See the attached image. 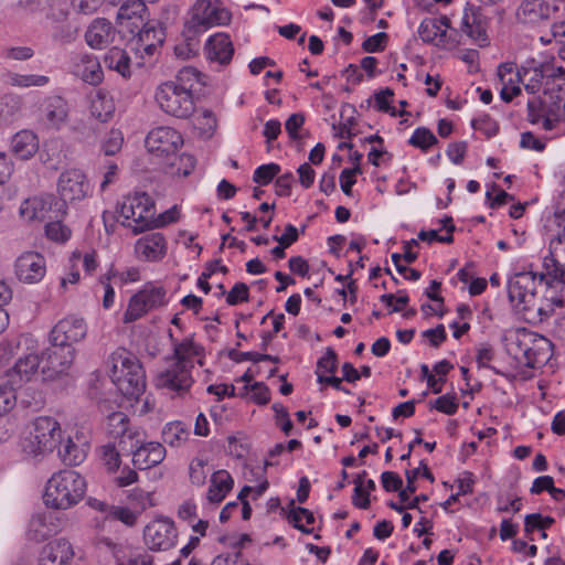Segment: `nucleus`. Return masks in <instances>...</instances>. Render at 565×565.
I'll use <instances>...</instances> for the list:
<instances>
[{
  "instance_id": "nucleus-33",
  "label": "nucleus",
  "mask_w": 565,
  "mask_h": 565,
  "mask_svg": "<svg viewBox=\"0 0 565 565\" xmlns=\"http://www.w3.org/2000/svg\"><path fill=\"white\" fill-rule=\"evenodd\" d=\"M73 70L76 76L90 85H98L104 77L99 60L93 54H77L74 58Z\"/></svg>"
},
{
  "instance_id": "nucleus-11",
  "label": "nucleus",
  "mask_w": 565,
  "mask_h": 565,
  "mask_svg": "<svg viewBox=\"0 0 565 565\" xmlns=\"http://www.w3.org/2000/svg\"><path fill=\"white\" fill-rule=\"evenodd\" d=\"M128 45L141 58L152 56L166 39V32L161 23L156 20H146L141 26L134 29L129 34Z\"/></svg>"
},
{
  "instance_id": "nucleus-29",
  "label": "nucleus",
  "mask_w": 565,
  "mask_h": 565,
  "mask_svg": "<svg viewBox=\"0 0 565 565\" xmlns=\"http://www.w3.org/2000/svg\"><path fill=\"white\" fill-rule=\"evenodd\" d=\"M90 445L84 433L68 436L58 449L62 461L68 466L81 465L87 457Z\"/></svg>"
},
{
  "instance_id": "nucleus-9",
  "label": "nucleus",
  "mask_w": 565,
  "mask_h": 565,
  "mask_svg": "<svg viewBox=\"0 0 565 565\" xmlns=\"http://www.w3.org/2000/svg\"><path fill=\"white\" fill-rule=\"evenodd\" d=\"M156 102L160 109L175 118L186 119L195 110L193 94L179 89L172 82H164L156 90Z\"/></svg>"
},
{
  "instance_id": "nucleus-26",
  "label": "nucleus",
  "mask_w": 565,
  "mask_h": 565,
  "mask_svg": "<svg viewBox=\"0 0 565 565\" xmlns=\"http://www.w3.org/2000/svg\"><path fill=\"white\" fill-rule=\"evenodd\" d=\"M106 435L118 443V447L127 450L128 444L134 446V439L139 436L138 431H132L129 427V417L122 412H114L107 416L105 424Z\"/></svg>"
},
{
  "instance_id": "nucleus-58",
  "label": "nucleus",
  "mask_w": 565,
  "mask_h": 565,
  "mask_svg": "<svg viewBox=\"0 0 565 565\" xmlns=\"http://www.w3.org/2000/svg\"><path fill=\"white\" fill-rule=\"evenodd\" d=\"M429 406L443 414L455 415L458 411V401L455 394H445L429 402Z\"/></svg>"
},
{
  "instance_id": "nucleus-15",
  "label": "nucleus",
  "mask_w": 565,
  "mask_h": 565,
  "mask_svg": "<svg viewBox=\"0 0 565 565\" xmlns=\"http://www.w3.org/2000/svg\"><path fill=\"white\" fill-rule=\"evenodd\" d=\"M177 529L172 520L158 518L146 525L143 530L145 544L151 551H167L177 543Z\"/></svg>"
},
{
  "instance_id": "nucleus-39",
  "label": "nucleus",
  "mask_w": 565,
  "mask_h": 565,
  "mask_svg": "<svg viewBox=\"0 0 565 565\" xmlns=\"http://www.w3.org/2000/svg\"><path fill=\"white\" fill-rule=\"evenodd\" d=\"M558 258L562 256L555 255L551 249L550 255L543 258V271L537 274L539 286H543L546 278L565 285V266L559 263Z\"/></svg>"
},
{
  "instance_id": "nucleus-49",
  "label": "nucleus",
  "mask_w": 565,
  "mask_h": 565,
  "mask_svg": "<svg viewBox=\"0 0 565 565\" xmlns=\"http://www.w3.org/2000/svg\"><path fill=\"white\" fill-rule=\"evenodd\" d=\"M408 143L423 152H427L430 147L438 143V139L430 129L417 127L408 139Z\"/></svg>"
},
{
  "instance_id": "nucleus-55",
  "label": "nucleus",
  "mask_w": 565,
  "mask_h": 565,
  "mask_svg": "<svg viewBox=\"0 0 565 565\" xmlns=\"http://www.w3.org/2000/svg\"><path fill=\"white\" fill-rule=\"evenodd\" d=\"M366 471H362L354 479V490L352 495V503L359 509H367L370 507V498L367 491L364 490V478Z\"/></svg>"
},
{
  "instance_id": "nucleus-56",
  "label": "nucleus",
  "mask_w": 565,
  "mask_h": 565,
  "mask_svg": "<svg viewBox=\"0 0 565 565\" xmlns=\"http://www.w3.org/2000/svg\"><path fill=\"white\" fill-rule=\"evenodd\" d=\"M207 462L201 458H194L189 466V477L192 484L201 487L205 483L207 477Z\"/></svg>"
},
{
  "instance_id": "nucleus-64",
  "label": "nucleus",
  "mask_w": 565,
  "mask_h": 565,
  "mask_svg": "<svg viewBox=\"0 0 565 565\" xmlns=\"http://www.w3.org/2000/svg\"><path fill=\"white\" fill-rule=\"evenodd\" d=\"M554 17H552L551 35L553 39L561 41L565 38V3H561Z\"/></svg>"
},
{
  "instance_id": "nucleus-53",
  "label": "nucleus",
  "mask_w": 565,
  "mask_h": 565,
  "mask_svg": "<svg viewBox=\"0 0 565 565\" xmlns=\"http://www.w3.org/2000/svg\"><path fill=\"white\" fill-rule=\"evenodd\" d=\"M278 163H267L257 167L253 173V181L260 185L269 184L280 172Z\"/></svg>"
},
{
  "instance_id": "nucleus-35",
  "label": "nucleus",
  "mask_w": 565,
  "mask_h": 565,
  "mask_svg": "<svg viewBox=\"0 0 565 565\" xmlns=\"http://www.w3.org/2000/svg\"><path fill=\"white\" fill-rule=\"evenodd\" d=\"M554 75L555 68L553 65L541 64L537 67L516 71L515 77L524 84V87L529 93L535 94L541 89L543 82L545 79L548 81Z\"/></svg>"
},
{
  "instance_id": "nucleus-22",
  "label": "nucleus",
  "mask_w": 565,
  "mask_h": 565,
  "mask_svg": "<svg viewBox=\"0 0 565 565\" xmlns=\"http://www.w3.org/2000/svg\"><path fill=\"white\" fill-rule=\"evenodd\" d=\"M14 271L18 279L24 284H36L46 274V262L38 252H25L21 254L14 264Z\"/></svg>"
},
{
  "instance_id": "nucleus-38",
  "label": "nucleus",
  "mask_w": 565,
  "mask_h": 565,
  "mask_svg": "<svg viewBox=\"0 0 565 565\" xmlns=\"http://www.w3.org/2000/svg\"><path fill=\"white\" fill-rule=\"evenodd\" d=\"M113 25L106 19H96L85 33L86 43L93 49H103L111 39Z\"/></svg>"
},
{
  "instance_id": "nucleus-20",
  "label": "nucleus",
  "mask_w": 565,
  "mask_h": 565,
  "mask_svg": "<svg viewBox=\"0 0 565 565\" xmlns=\"http://www.w3.org/2000/svg\"><path fill=\"white\" fill-rule=\"evenodd\" d=\"M154 383L159 388L182 395L186 393L194 383L192 369L172 362L164 371H161L156 376Z\"/></svg>"
},
{
  "instance_id": "nucleus-60",
  "label": "nucleus",
  "mask_w": 565,
  "mask_h": 565,
  "mask_svg": "<svg viewBox=\"0 0 565 565\" xmlns=\"http://www.w3.org/2000/svg\"><path fill=\"white\" fill-rule=\"evenodd\" d=\"M394 93L391 88L381 89L374 94L375 99V108L379 111L388 113L391 116H402L403 113H397L393 107H391V98Z\"/></svg>"
},
{
  "instance_id": "nucleus-8",
  "label": "nucleus",
  "mask_w": 565,
  "mask_h": 565,
  "mask_svg": "<svg viewBox=\"0 0 565 565\" xmlns=\"http://www.w3.org/2000/svg\"><path fill=\"white\" fill-rule=\"evenodd\" d=\"M168 302L169 299L164 287L154 282H147L129 299L122 320L125 323L135 322L149 311L167 306Z\"/></svg>"
},
{
  "instance_id": "nucleus-12",
  "label": "nucleus",
  "mask_w": 565,
  "mask_h": 565,
  "mask_svg": "<svg viewBox=\"0 0 565 565\" xmlns=\"http://www.w3.org/2000/svg\"><path fill=\"white\" fill-rule=\"evenodd\" d=\"M40 358L42 379L53 381L70 370L75 358V349L72 345L51 343Z\"/></svg>"
},
{
  "instance_id": "nucleus-46",
  "label": "nucleus",
  "mask_w": 565,
  "mask_h": 565,
  "mask_svg": "<svg viewBox=\"0 0 565 565\" xmlns=\"http://www.w3.org/2000/svg\"><path fill=\"white\" fill-rule=\"evenodd\" d=\"M418 34L424 42L435 44L444 42L446 38L437 25L436 18L424 19L419 24Z\"/></svg>"
},
{
  "instance_id": "nucleus-32",
  "label": "nucleus",
  "mask_w": 565,
  "mask_h": 565,
  "mask_svg": "<svg viewBox=\"0 0 565 565\" xmlns=\"http://www.w3.org/2000/svg\"><path fill=\"white\" fill-rule=\"evenodd\" d=\"M135 250L140 259L157 262L167 253V241L159 232L147 234L140 237L135 245Z\"/></svg>"
},
{
  "instance_id": "nucleus-1",
  "label": "nucleus",
  "mask_w": 565,
  "mask_h": 565,
  "mask_svg": "<svg viewBox=\"0 0 565 565\" xmlns=\"http://www.w3.org/2000/svg\"><path fill=\"white\" fill-rule=\"evenodd\" d=\"M537 273H516L508 281V296L516 310L542 322L552 316L553 302L552 296L537 297Z\"/></svg>"
},
{
  "instance_id": "nucleus-63",
  "label": "nucleus",
  "mask_w": 565,
  "mask_h": 565,
  "mask_svg": "<svg viewBox=\"0 0 565 565\" xmlns=\"http://www.w3.org/2000/svg\"><path fill=\"white\" fill-rule=\"evenodd\" d=\"M556 220L559 226L563 225V228L556 237L551 239L550 248L555 255L565 258V210L556 214Z\"/></svg>"
},
{
  "instance_id": "nucleus-23",
  "label": "nucleus",
  "mask_w": 565,
  "mask_h": 565,
  "mask_svg": "<svg viewBox=\"0 0 565 565\" xmlns=\"http://www.w3.org/2000/svg\"><path fill=\"white\" fill-rule=\"evenodd\" d=\"M68 104L61 96H50L40 108V122L49 130H60L68 119Z\"/></svg>"
},
{
  "instance_id": "nucleus-59",
  "label": "nucleus",
  "mask_w": 565,
  "mask_h": 565,
  "mask_svg": "<svg viewBox=\"0 0 565 565\" xmlns=\"http://www.w3.org/2000/svg\"><path fill=\"white\" fill-rule=\"evenodd\" d=\"M124 143V136L120 130L111 129L102 143V151L105 156H114L120 151Z\"/></svg>"
},
{
  "instance_id": "nucleus-47",
  "label": "nucleus",
  "mask_w": 565,
  "mask_h": 565,
  "mask_svg": "<svg viewBox=\"0 0 565 565\" xmlns=\"http://www.w3.org/2000/svg\"><path fill=\"white\" fill-rule=\"evenodd\" d=\"M45 236L55 243H66L72 236V230L62 222V218L50 220L45 225Z\"/></svg>"
},
{
  "instance_id": "nucleus-37",
  "label": "nucleus",
  "mask_w": 565,
  "mask_h": 565,
  "mask_svg": "<svg viewBox=\"0 0 565 565\" xmlns=\"http://www.w3.org/2000/svg\"><path fill=\"white\" fill-rule=\"evenodd\" d=\"M39 149V140L31 130H21L17 132L11 140V150L21 160H28L35 154Z\"/></svg>"
},
{
  "instance_id": "nucleus-24",
  "label": "nucleus",
  "mask_w": 565,
  "mask_h": 565,
  "mask_svg": "<svg viewBox=\"0 0 565 565\" xmlns=\"http://www.w3.org/2000/svg\"><path fill=\"white\" fill-rule=\"evenodd\" d=\"M148 20V10L146 3L141 0H127L117 12V25L119 32L127 36L134 29H138Z\"/></svg>"
},
{
  "instance_id": "nucleus-31",
  "label": "nucleus",
  "mask_w": 565,
  "mask_h": 565,
  "mask_svg": "<svg viewBox=\"0 0 565 565\" xmlns=\"http://www.w3.org/2000/svg\"><path fill=\"white\" fill-rule=\"evenodd\" d=\"M52 20L51 35L53 41L60 44L73 42L78 34V25L68 18L67 11L60 6L58 11L50 15Z\"/></svg>"
},
{
  "instance_id": "nucleus-28",
  "label": "nucleus",
  "mask_w": 565,
  "mask_h": 565,
  "mask_svg": "<svg viewBox=\"0 0 565 565\" xmlns=\"http://www.w3.org/2000/svg\"><path fill=\"white\" fill-rule=\"evenodd\" d=\"M74 555L73 546L67 540H53L43 546L39 565H71Z\"/></svg>"
},
{
  "instance_id": "nucleus-41",
  "label": "nucleus",
  "mask_w": 565,
  "mask_h": 565,
  "mask_svg": "<svg viewBox=\"0 0 565 565\" xmlns=\"http://www.w3.org/2000/svg\"><path fill=\"white\" fill-rule=\"evenodd\" d=\"M28 533L31 540L41 542L55 533V525L51 522L50 515L36 513L30 520Z\"/></svg>"
},
{
  "instance_id": "nucleus-57",
  "label": "nucleus",
  "mask_w": 565,
  "mask_h": 565,
  "mask_svg": "<svg viewBox=\"0 0 565 565\" xmlns=\"http://www.w3.org/2000/svg\"><path fill=\"white\" fill-rule=\"evenodd\" d=\"M554 518L550 515H542L541 513L527 514L524 519V530L526 533L534 530L545 531L554 524Z\"/></svg>"
},
{
  "instance_id": "nucleus-42",
  "label": "nucleus",
  "mask_w": 565,
  "mask_h": 565,
  "mask_svg": "<svg viewBox=\"0 0 565 565\" xmlns=\"http://www.w3.org/2000/svg\"><path fill=\"white\" fill-rule=\"evenodd\" d=\"M115 111L113 99L103 92H97L90 103L92 115L100 122L108 121Z\"/></svg>"
},
{
  "instance_id": "nucleus-50",
  "label": "nucleus",
  "mask_w": 565,
  "mask_h": 565,
  "mask_svg": "<svg viewBox=\"0 0 565 565\" xmlns=\"http://www.w3.org/2000/svg\"><path fill=\"white\" fill-rule=\"evenodd\" d=\"M8 83L18 87L44 86L49 83V77L35 74H8Z\"/></svg>"
},
{
  "instance_id": "nucleus-10",
  "label": "nucleus",
  "mask_w": 565,
  "mask_h": 565,
  "mask_svg": "<svg viewBox=\"0 0 565 565\" xmlns=\"http://www.w3.org/2000/svg\"><path fill=\"white\" fill-rule=\"evenodd\" d=\"M20 214L28 221L63 218L67 214V204L53 194H40L24 200Z\"/></svg>"
},
{
  "instance_id": "nucleus-61",
  "label": "nucleus",
  "mask_w": 565,
  "mask_h": 565,
  "mask_svg": "<svg viewBox=\"0 0 565 565\" xmlns=\"http://www.w3.org/2000/svg\"><path fill=\"white\" fill-rule=\"evenodd\" d=\"M129 502L140 511L154 505L152 493L140 488L132 489L128 494Z\"/></svg>"
},
{
  "instance_id": "nucleus-19",
  "label": "nucleus",
  "mask_w": 565,
  "mask_h": 565,
  "mask_svg": "<svg viewBox=\"0 0 565 565\" xmlns=\"http://www.w3.org/2000/svg\"><path fill=\"white\" fill-rule=\"evenodd\" d=\"M132 456V465L138 470H147L158 466L166 458V448L157 441L140 443L139 436L134 439V446L128 444L127 450Z\"/></svg>"
},
{
  "instance_id": "nucleus-2",
  "label": "nucleus",
  "mask_w": 565,
  "mask_h": 565,
  "mask_svg": "<svg viewBox=\"0 0 565 565\" xmlns=\"http://www.w3.org/2000/svg\"><path fill=\"white\" fill-rule=\"evenodd\" d=\"M111 380L129 401H138L146 391V372L139 359L126 349L111 355Z\"/></svg>"
},
{
  "instance_id": "nucleus-54",
  "label": "nucleus",
  "mask_w": 565,
  "mask_h": 565,
  "mask_svg": "<svg viewBox=\"0 0 565 565\" xmlns=\"http://www.w3.org/2000/svg\"><path fill=\"white\" fill-rule=\"evenodd\" d=\"M339 360L338 354L332 348H327L324 354L318 360L317 362V370L316 374H331L334 375V373L338 370Z\"/></svg>"
},
{
  "instance_id": "nucleus-40",
  "label": "nucleus",
  "mask_w": 565,
  "mask_h": 565,
  "mask_svg": "<svg viewBox=\"0 0 565 565\" xmlns=\"http://www.w3.org/2000/svg\"><path fill=\"white\" fill-rule=\"evenodd\" d=\"M105 65L113 71L118 72L122 77L128 78L131 75L130 71V56L128 53L114 46L108 50L104 57Z\"/></svg>"
},
{
  "instance_id": "nucleus-43",
  "label": "nucleus",
  "mask_w": 565,
  "mask_h": 565,
  "mask_svg": "<svg viewBox=\"0 0 565 565\" xmlns=\"http://www.w3.org/2000/svg\"><path fill=\"white\" fill-rule=\"evenodd\" d=\"M190 433L182 422L168 423L162 430V439L171 447H179L186 441Z\"/></svg>"
},
{
  "instance_id": "nucleus-51",
  "label": "nucleus",
  "mask_w": 565,
  "mask_h": 565,
  "mask_svg": "<svg viewBox=\"0 0 565 565\" xmlns=\"http://www.w3.org/2000/svg\"><path fill=\"white\" fill-rule=\"evenodd\" d=\"M287 518L289 523L302 533L310 534L312 532V530L307 529L302 523V521L307 524H312L315 522L313 513L308 509L301 507L294 508Z\"/></svg>"
},
{
  "instance_id": "nucleus-21",
  "label": "nucleus",
  "mask_w": 565,
  "mask_h": 565,
  "mask_svg": "<svg viewBox=\"0 0 565 565\" xmlns=\"http://www.w3.org/2000/svg\"><path fill=\"white\" fill-rule=\"evenodd\" d=\"M87 324L77 316L61 319L51 330L50 341L53 344L72 345L86 337Z\"/></svg>"
},
{
  "instance_id": "nucleus-52",
  "label": "nucleus",
  "mask_w": 565,
  "mask_h": 565,
  "mask_svg": "<svg viewBox=\"0 0 565 565\" xmlns=\"http://www.w3.org/2000/svg\"><path fill=\"white\" fill-rule=\"evenodd\" d=\"M17 388L8 380L0 384V417L14 408L17 404Z\"/></svg>"
},
{
  "instance_id": "nucleus-14",
  "label": "nucleus",
  "mask_w": 565,
  "mask_h": 565,
  "mask_svg": "<svg viewBox=\"0 0 565 565\" xmlns=\"http://www.w3.org/2000/svg\"><path fill=\"white\" fill-rule=\"evenodd\" d=\"M521 355L519 361L525 366L536 369L545 365L553 355L552 342L540 334L529 333L519 341Z\"/></svg>"
},
{
  "instance_id": "nucleus-30",
  "label": "nucleus",
  "mask_w": 565,
  "mask_h": 565,
  "mask_svg": "<svg viewBox=\"0 0 565 565\" xmlns=\"http://www.w3.org/2000/svg\"><path fill=\"white\" fill-rule=\"evenodd\" d=\"M169 338L171 340L173 353L171 356L167 358V361H172L178 365L193 369V360L203 353V348L194 341L192 335L186 337L182 341H178L170 330Z\"/></svg>"
},
{
  "instance_id": "nucleus-44",
  "label": "nucleus",
  "mask_w": 565,
  "mask_h": 565,
  "mask_svg": "<svg viewBox=\"0 0 565 565\" xmlns=\"http://www.w3.org/2000/svg\"><path fill=\"white\" fill-rule=\"evenodd\" d=\"M122 450L118 447V443L108 441L98 448V455L109 472H115L120 466V452Z\"/></svg>"
},
{
  "instance_id": "nucleus-34",
  "label": "nucleus",
  "mask_w": 565,
  "mask_h": 565,
  "mask_svg": "<svg viewBox=\"0 0 565 565\" xmlns=\"http://www.w3.org/2000/svg\"><path fill=\"white\" fill-rule=\"evenodd\" d=\"M205 53L210 61L226 65L234 54V46L226 33H216L210 36L205 44Z\"/></svg>"
},
{
  "instance_id": "nucleus-6",
  "label": "nucleus",
  "mask_w": 565,
  "mask_h": 565,
  "mask_svg": "<svg viewBox=\"0 0 565 565\" xmlns=\"http://www.w3.org/2000/svg\"><path fill=\"white\" fill-rule=\"evenodd\" d=\"M232 13L222 7L217 0H198L192 8L191 18L186 21L183 34L194 38L215 25H226L231 22Z\"/></svg>"
},
{
  "instance_id": "nucleus-45",
  "label": "nucleus",
  "mask_w": 565,
  "mask_h": 565,
  "mask_svg": "<svg viewBox=\"0 0 565 565\" xmlns=\"http://www.w3.org/2000/svg\"><path fill=\"white\" fill-rule=\"evenodd\" d=\"M201 73L192 67L186 66L181 68L171 81L179 89L184 88L186 93L193 94L196 85L200 83Z\"/></svg>"
},
{
  "instance_id": "nucleus-36",
  "label": "nucleus",
  "mask_w": 565,
  "mask_h": 565,
  "mask_svg": "<svg viewBox=\"0 0 565 565\" xmlns=\"http://www.w3.org/2000/svg\"><path fill=\"white\" fill-rule=\"evenodd\" d=\"M234 479L226 470L212 473L206 498L211 503H221L233 489Z\"/></svg>"
},
{
  "instance_id": "nucleus-3",
  "label": "nucleus",
  "mask_w": 565,
  "mask_h": 565,
  "mask_svg": "<svg viewBox=\"0 0 565 565\" xmlns=\"http://www.w3.org/2000/svg\"><path fill=\"white\" fill-rule=\"evenodd\" d=\"M85 492V479L75 470L64 469L47 480L43 499L49 508L67 510L76 505Z\"/></svg>"
},
{
  "instance_id": "nucleus-4",
  "label": "nucleus",
  "mask_w": 565,
  "mask_h": 565,
  "mask_svg": "<svg viewBox=\"0 0 565 565\" xmlns=\"http://www.w3.org/2000/svg\"><path fill=\"white\" fill-rule=\"evenodd\" d=\"M118 222L139 234L151 230L154 222L156 203L146 192H136L122 198L118 203Z\"/></svg>"
},
{
  "instance_id": "nucleus-5",
  "label": "nucleus",
  "mask_w": 565,
  "mask_h": 565,
  "mask_svg": "<svg viewBox=\"0 0 565 565\" xmlns=\"http://www.w3.org/2000/svg\"><path fill=\"white\" fill-rule=\"evenodd\" d=\"M62 441L60 423L51 416H39L32 430L21 441L22 451L32 458L52 452Z\"/></svg>"
},
{
  "instance_id": "nucleus-17",
  "label": "nucleus",
  "mask_w": 565,
  "mask_h": 565,
  "mask_svg": "<svg viewBox=\"0 0 565 565\" xmlns=\"http://www.w3.org/2000/svg\"><path fill=\"white\" fill-rule=\"evenodd\" d=\"M58 200L67 202L81 201L90 192L86 174L79 169H68L62 172L57 181Z\"/></svg>"
},
{
  "instance_id": "nucleus-62",
  "label": "nucleus",
  "mask_w": 565,
  "mask_h": 565,
  "mask_svg": "<svg viewBox=\"0 0 565 565\" xmlns=\"http://www.w3.org/2000/svg\"><path fill=\"white\" fill-rule=\"evenodd\" d=\"M471 126L473 129L484 134L488 138H491L499 132L498 122L494 119H492L489 115H483L481 117L472 119Z\"/></svg>"
},
{
  "instance_id": "nucleus-25",
  "label": "nucleus",
  "mask_w": 565,
  "mask_h": 565,
  "mask_svg": "<svg viewBox=\"0 0 565 565\" xmlns=\"http://www.w3.org/2000/svg\"><path fill=\"white\" fill-rule=\"evenodd\" d=\"M488 19L482 9L467 3L461 19V30L480 46L488 43Z\"/></svg>"
},
{
  "instance_id": "nucleus-16",
  "label": "nucleus",
  "mask_w": 565,
  "mask_h": 565,
  "mask_svg": "<svg viewBox=\"0 0 565 565\" xmlns=\"http://www.w3.org/2000/svg\"><path fill=\"white\" fill-rule=\"evenodd\" d=\"M147 150L156 157L174 156L183 143L182 136L171 127H157L150 130L146 137Z\"/></svg>"
},
{
  "instance_id": "nucleus-18",
  "label": "nucleus",
  "mask_w": 565,
  "mask_h": 565,
  "mask_svg": "<svg viewBox=\"0 0 565 565\" xmlns=\"http://www.w3.org/2000/svg\"><path fill=\"white\" fill-rule=\"evenodd\" d=\"M558 0H522L515 11V19L525 25L539 24L552 19L558 10Z\"/></svg>"
},
{
  "instance_id": "nucleus-13",
  "label": "nucleus",
  "mask_w": 565,
  "mask_h": 565,
  "mask_svg": "<svg viewBox=\"0 0 565 565\" xmlns=\"http://www.w3.org/2000/svg\"><path fill=\"white\" fill-rule=\"evenodd\" d=\"M424 477L425 479L429 480L430 482H434L435 478L427 467L426 462L422 460L419 462V467L406 470L405 477H406V487L403 489V480L402 478L393 471H384L381 475V483L385 491L387 492H395L398 491V498L402 502H406L411 494H413L416 491L415 480L419 477Z\"/></svg>"
},
{
  "instance_id": "nucleus-48",
  "label": "nucleus",
  "mask_w": 565,
  "mask_h": 565,
  "mask_svg": "<svg viewBox=\"0 0 565 565\" xmlns=\"http://www.w3.org/2000/svg\"><path fill=\"white\" fill-rule=\"evenodd\" d=\"M195 158L192 154L182 153L174 156L169 164V173L171 175L188 177L195 168Z\"/></svg>"
},
{
  "instance_id": "nucleus-27",
  "label": "nucleus",
  "mask_w": 565,
  "mask_h": 565,
  "mask_svg": "<svg viewBox=\"0 0 565 565\" xmlns=\"http://www.w3.org/2000/svg\"><path fill=\"white\" fill-rule=\"evenodd\" d=\"M41 358L38 354L30 353L17 360L13 367L7 372V380L18 388L30 382L41 372Z\"/></svg>"
},
{
  "instance_id": "nucleus-7",
  "label": "nucleus",
  "mask_w": 565,
  "mask_h": 565,
  "mask_svg": "<svg viewBox=\"0 0 565 565\" xmlns=\"http://www.w3.org/2000/svg\"><path fill=\"white\" fill-rule=\"evenodd\" d=\"M527 110L530 122L537 124L542 120L545 130H552L561 124L565 128V90L545 93L540 102L530 99Z\"/></svg>"
}]
</instances>
